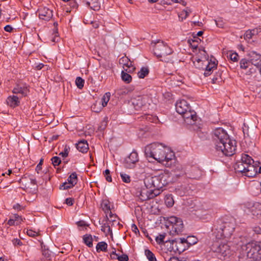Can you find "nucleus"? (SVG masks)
Segmentation results:
<instances>
[{
  "label": "nucleus",
  "instance_id": "nucleus-41",
  "mask_svg": "<svg viewBox=\"0 0 261 261\" xmlns=\"http://www.w3.org/2000/svg\"><path fill=\"white\" fill-rule=\"evenodd\" d=\"M120 176L122 181L125 183H129L130 182V176L126 174L125 173L121 172L120 173Z\"/></svg>",
  "mask_w": 261,
  "mask_h": 261
},
{
  "label": "nucleus",
  "instance_id": "nucleus-19",
  "mask_svg": "<svg viewBox=\"0 0 261 261\" xmlns=\"http://www.w3.org/2000/svg\"><path fill=\"white\" fill-rule=\"evenodd\" d=\"M119 63L128 68V69H125L126 71L128 70V72H130L135 70V67H133L132 62L127 57H123L120 58Z\"/></svg>",
  "mask_w": 261,
  "mask_h": 261
},
{
  "label": "nucleus",
  "instance_id": "nucleus-22",
  "mask_svg": "<svg viewBox=\"0 0 261 261\" xmlns=\"http://www.w3.org/2000/svg\"><path fill=\"white\" fill-rule=\"evenodd\" d=\"M76 147L77 149L82 153L86 152L89 149L87 142L86 140H84L79 141L76 144Z\"/></svg>",
  "mask_w": 261,
  "mask_h": 261
},
{
  "label": "nucleus",
  "instance_id": "nucleus-45",
  "mask_svg": "<svg viewBox=\"0 0 261 261\" xmlns=\"http://www.w3.org/2000/svg\"><path fill=\"white\" fill-rule=\"evenodd\" d=\"M108 122V118H105L104 120L101 122V124L99 127V130H103L107 125Z\"/></svg>",
  "mask_w": 261,
  "mask_h": 261
},
{
  "label": "nucleus",
  "instance_id": "nucleus-16",
  "mask_svg": "<svg viewBox=\"0 0 261 261\" xmlns=\"http://www.w3.org/2000/svg\"><path fill=\"white\" fill-rule=\"evenodd\" d=\"M175 109L176 112L178 114L182 115V114L185 113L187 110H189V109H190V107L187 101L182 99L177 101L175 105Z\"/></svg>",
  "mask_w": 261,
  "mask_h": 261
},
{
  "label": "nucleus",
  "instance_id": "nucleus-42",
  "mask_svg": "<svg viewBox=\"0 0 261 261\" xmlns=\"http://www.w3.org/2000/svg\"><path fill=\"white\" fill-rule=\"evenodd\" d=\"M51 161L52 164L55 167H56L57 166H58L61 162L60 158L57 156L53 157L51 159Z\"/></svg>",
  "mask_w": 261,
  "mask_h": 261
},
{
  "label": "nucleus",
  "instance_id": "nucleus-14",
  "mask_svg": "<svg viewBox=\"0 0 261 261\" xmlns=\"http://www.w3.org/2000/svg\"><path fill=\"white\" fill-rule=\"evenodd\" d=\"M132 105L135 109L138 110L143 108L147 102L146 96H138L132 99Z\"/></svg>",
  "mask_w": 261,
  "mask_h": 261
},
{
  "label": "nucleus",
  "instance_id": "nucleus-5",
  "mask_svg": "<svg viewBox=\"0 0 261 261\" xmlns=\"http://www.w3.org/2000/svg\"><path fill=\"white\" fill-rule=\"evenodd\" d=\"M153 44V51L154 55L160 60L165 62H169L171 60L166 57L173 53L172 49L165 42L160 40L156 42L152 41Z\"/></svg>",
  "mask_w": 261,
  "mask_h": 261
},
{
  "label": "nucleus",
  "instance_id": "nucleus-47",
  "mask_svg": "<svg viewBox=\"0 0 261 261\" xmlns=\"http://www.w3.org/2000/svg\"><path fill=\"white\" fill-rule=\"evenodd\" d=\"M101 206L105 213H106L108 211H110L111 210L110 206L109 205V203L107 202H103L101 204Z\"/></svg>",
  "mask_w": 261,
  "mask_h": 261
},
{
  "label": "nucleus",
  "instance_id": "nucleus-17",
  "mask_svg": "<svg viewBox=\"0 0 261 261\" xmlns=\"http://www.w3.org/2000/svg\"><path fill=\"white\" fill-rule=\"evenodd\" d=\"M250 58V61L251 64L257 68L261 65V55L257 53L255 51H251L248 54Z\"/></svg>",
  "mask_w": 261,
  "mask_h": 261
},
{
  "label": "nucleus",
  "instance_id": "nucleus-64",
  "mask_svg": "<svg viewBox=\"0 0 261 261\" xmlns=\"http://www.w3.org/2000/svg\"><path fill=\"white\" fill-rule=\"evenodd\" d=\"M13 29L12 27L10 25H7L4 27V30L7 32H11Z\"/></svg>",
  "mask_w": 261,
  "mask_h": 261
},
{
  "label": "nucleus",
  "instance_id": "nucleus-60",
  "mask_svg": "<svg viewBox=\"0 0 261 261\" xmlns=\"http://www.w3.org/2000/svg\"><path fill=\"white\" fill-rule=\"evenodd\" d=\"M12 242L14 245L21 246L22 245V242L18 239H14L12 240Z\"/></svg>",
  "mask_w": 261,
  "mask_h": 261
},
{
  "label": "nucleus",
  "instance_id": "nucleus-49",
  "mask_svg": "<svg viewBox=\"0 0 261 261\" xmlns=\"http://www.w3.org/2000/svg\"><path fill=\"white\" fill-rule=\"evenodd\" d=\"M254 67L255 66H254V65L251 64V66L249 67H248L249 68L248 71H247L246 72V74L250 75L253 73H255L256 71V69L257 68H254Z\"/></svg>",
  "mask_w": 261,
  "mask_h": 261
},
{
  "label": "nucleus",
  "instance_id": "nucleus-10",
  "mask_svg": "<svg viewBox=\"0 0 261 261\" xmlns=\"http://www.w3.org/2000/svg\"><path fill=\"white\" fill-rule=\"evenodd\" d=\"M139 193L138 197L142 201L153 198L159 195V192L157 190L154 191L152 189H149L146 187L145 188L141 189Z\"/></svg>",
  "mask_w": 261,
  "mask_h": 261
},
{
  "label": "nucleus",
  "instance_id": "nucleus-40",
  "mask_svg": "<svg viewBox=\"0 0 261 261\" xmlns=\"http://www.w3.org/2000/svg\"><path fill=\"white\" fill-rule=\"evenodd\" d=\"M85 81L81 77H77L75 80V84L76 86L79 89H82L84 87Z\"/></svg>",
  "mask_w": 261,
  "mask_h": 261
},
{
  "label": "nucleus",
  "instance_id": "nucleus-51",
  "mask_svg": "<svg viewBox=\"0 0 261 261\" xmlns=\"http://www.w3.org/2000/svg\"><path fill=\"white\" fill-rule=\"evenodd\" d=\"M221 81V77L220 74L214 76L212 79V82L213 84H217L218 83H219Z\"/></svg>",
  "mask_w": 261,
  "mask_h": 261
},
{
  "label": "nucleus",
  "instance_id": "nucleus-13",
  "mask_svg": "<svg viewBox=\"0 0 261 261\" xmlns=\"http://www.w3.org/2000/svg\"><path fill=\"white\" fill-rule=\"evenodd\" d=\"M182 118L184 119L185 123L187 124L193 125L194 124L197 119V116L195 112L191 111V108L187 110L185 113L182 114Z\"/></svg>",
  "mask_w": 261,
  "mask_h": 261
},
{
  "label": "nucleus",
  "instance_id": "nucleus-27",
  "mask_svg": "<svg viewBox=\"0 0 261 261\" xmlns=\"http://www.w3.org/2000/svg\"><path fill=\"white\" fill-rule=\"evenodd\" d=\"M149 72V70L147 67H142L140 70L138 71L137 75L139 78L144 79Z\"/></svg>",
  "mask_w": 261,
  "mask_h": 261
},
{
  "label": "nucleus",
  "instance_id": "nucleus-63",
  "mask_svg": "<svg viewBox=\"0 0 261 261\" xmlns=\"http://www.w3.org/2000/svg\"><path fill=\"white\" fill-rule=\"evenodd\" d=\"M65 202L68 205H72L73 204V199L71 198H67L65 200Z\"/></svg>",
  "mask_w": 261,
  "mask_h": 261
},
{
  "label": "nucleus",
  "instance_id": "nucleus-7",
  "mask_svg": "<svg viewBox=\"0 0 261 261\" xmlns=\"http://www.w3.org/2000/svg\"><path fill=\"white\" fill-rule=\"evenodd\" d=\"M248 258L256 261L261 260V242H252L246 245Z\"/></svg>",
  "mask_w": 261,
  "mask_h": 261
},
{
  "label": "nucleus",
  "instance_id": "nucleus-33",
  "mask_svg": "<svg viewBox=\"0 0 261 261\" xmlns=\"http://www.w3.org/2000/svg\"><path fill=\"white\" fill-rule=\"evenodd\" d=\"M83 240L85 244H86L89 247H91L93 246L92 238L91 234H86L83 237Z\"/></svg>",
  "mask_w": 261,
  "mask_h": 261
},
{
  "label": "nucleus",
  "instance_id": "nucleus-53",
  "mask_svg": "<svg viewBox=\"0 0 261 261\" xmlns=\"http://www.w3.org/2000/svg\"><path fill=\"white\" fill-rule=\"evenodd\" d=\"M69 148H67L66 147H65L64 151L61 152L59 153L60 155H61L63 158H66L68 156L69 151H68Z\"/></svg>",
  "mask_w": 261,
  "mask_h": 261
},
{
  "label": "nucleus",
  "instance_id": "nucleus-9",
  "mask_svg": "<svg viewBox=\"0 0 261 261\" xmlns=\"http://www.w3.org/2000/svg\"><path fill=\"white\" fill-rule=\"evenodd\" d=\"M171 251H173L179 254L183 252L188 248V245L186 244L185 238H180L172 240L171 243Z\"/></svg>",
  "mask_w": 261,
  "mask_h": 261
},
{
  "label": "nucleus",
  "instance_id": "nucleus-34",
  "mask_svg": "<svg viewBox=\"0 0 261 261\" xmlns=\"http://www.w3.org/2000/svg\"><path fill=\"white\" fill-rule=\"evenodd\" d=\"M19 182L24 187L23 188H32L29 185V176H24L22 177L20 180Z\"/></svg>",
  "mask_w": 261,
  "mask_h": 261
},
{
  "label": "nucleus",
  "instance_id": "nucleus-58",
  "mask_svg": "<svg viewBox=\"0 0 261 261\" xmlns=\"http://www.w3.org/2000/svg\"><path fill=\"white\" fill-rule=\"evenodd\" d=\"M69 6L72 8H76L78 7V4L75 0H70L69 2Z\"/></svg>",
  "mask_w": 261,
  "mask_h": 261
},
{
  "label": "nucleus",
  "instance_id": "nucleus-3",
  "mask_svg": "<svg viewBox=\"0 0 261 261\" xmlns=\"http://www.w3.org/2000/svg\"><path fill=\"white\" fill-rule=\"evenodd\" d=\"M234 169L249 177H253L257 173L261 174V166L258 169L257 164H254L252 158L246 154H242L241 161L236 163Z\"/></svg>",
  "mask_w": 261,
  "mask_h": 261
},
{
  "label": "nucleus",
  "instance_id": "nucleus-4",
  "mask_svg": "<svg viewBox=\"0 0 261 261\" xmlns=\"http://www.w3.org/2000/svg\"><path fill=\"white\" fill-rule=\"evenodd\" d=\"M171 181V179L169 174L165 172L156 176L148 175L144 179L145 187L152 189L154 191L157 190L159 195L163 191V188Z\"/></svg>",
  "mask_w": 261,
  "mask_h": 261
},
{
  "label": "nucleus",
  "instance_id": "nucleus-2",
  "mask_svg": "<svg viewBox=\"0 0 261 261\" xmlns=\"http://www.w3.org/2000/svg\"><path fill=\"white\" fill-rule=\"evenodd\" d=\"M145 154L147 158H151L159 163L169 166L174 159V154L169 148L161 143H153L145 147Z\"/></svg>",
  "mask_w": 261,
  "mask_h": 261
},
{
  "label": "nucleus",
  "instance_id": "nucleus-26",
  "mask_svg": "<svg viewBox=\"0 0 261 261\" xmlns=\"http://www.w3.org/2000/svg\"><path fill=\"white\" fill-rule=\"evenodd\" d=\"M204 66H205V67L204 68L205 71L204 75L205 76H207L211 74V71L213 70L214 69L216 68L217 64L215 62H208L207 64H205Z\"/></svg>",
  "mask_w": 261,
  "mask_h": 261
},
{
  "label": "nucleus",
  "instance_id": "nucleus-31",
  "mask_svg": "<svg viewBox=\"0 0 261 261\" xmlns=\"http://www.w3.org/2000/svg\"><path fill=\"white\" fill-rule=\"evenodd\" d=\"M207 210V206L205 204H202L200 202H197L195 204V210L196 211L205 212Z\"/></svg>",
  "mask_w": 261,
  "mask_h": 261
},
{
  "label": "nucleus",
  "instance_id": "nucleus-29",
  "mask_svg": "<svg viewBox=\"0 0 261 261\" xmlns=\"http://www.w3.org/2000/svg\"><path fill=\"white\" fill-rule=\"evenodd\" d=\"M108 245L105 242H100L96 245V249L97 252L100 251L106 252L107 250Z\"/></svg>",
  "mask_w": 261,
  "mask_h": 261
},
{
  "label": "nucleus",
  "instance_id": "nucleus-30",
  "mask_svg": "<svg viewBox=\"0 0 261 261\" xmlns=\"http://www.w3.org/2000/svg\"><path fill=\"white\" fill-rule=\"evenodd\" d=\"M185 242L186 244L188 245L189 248L197 242V239L194 236H188L187 238H185Z\"/></svg>",
  "mask_w": 261,
  "mask_h": 261
},
{
  "label": "nucleus",
  "instance_id": "nucleus-24",
  "mask_svg": "<svg viewBox=\"0 0 261 261\" xmlns=\"http://www.w3.org/2000/svg\"><path fill=\"white\" fill-rule=\"evenodd\" d=\"M193 62L196 68L199 69H204L205 66L204 65L207 64L208 62L207 60L202 61L199 58H193Z\"/></svg>",
  "mask_w": 261,
  "mask_h": 261
},
{
  "label": "nucleus",
  "instance_id": "nucleus-8",
  "mask_svg": "<svg viewBox=\"0 0 261 261\" xmlns=\"http://www.w3.org/2000/svg\"><path fill=\"white\" fill-rule=\"evenodd\" d=\"M213 249L214 252L220 253L224 257V259H227L231 255L230 246L225 242L214 244Z\"/></svg>",
  "mask_w": 261,
  "mask_h": 261
},
{
  "label": "nucleus",
  "instance_id": "nucleus-18",
  "mask_svg": "<svg viewBox=\"0 0 261 261\" xmlns=\"http://www.w3.org/2000/svg\"><path fill=\"white\" fill-rule=\"evenodd\" d=\"M251 214L256 217L259 218L261 216V203L255 202L250 208Z\"/></svg>",
  "mask_w": 261,
  "mask_h": 261
},
{
  "label": "nucleus",
  "instance_id": "nucleus-61",
  "mask_svg": "<svg viewBox=\"0 0 261 261\" xmlns=\"http://www.w3.org/2000/svg\"><path fill=\"white\" fill-rule=\"evenodd\" d=\"M43 160L42 159H41L40 161V162L37 165V166H36V171H37V172L38 173H39V171L41 169L42 167H41V166L42 165V163H43Z\"/></svg>",
  "mask_w": 261,
  "mask_h": 261
},
{
  "label": "nucleus",
  "instance_id": "nucleus-46",
  "mask_svg": "<svg viewBox=\"0 0 261 261\" xmlns=\"http://www.w3.org/2000/svg\"><path fill=\"white\" fill-rule=\"evenodd\" d=\"M72 187H73L71 186L70 185H69V184L68 182H65L60 186V189L66 190L68 189H70Z\"/></svg>",
  "mask_w": 261,
  "mask_h": 261
},
{
  "label": "nucleus",
  "instance_id": "nucleus-39",
  "mask_svg": "<svg viewBox=\"0 0 261 261\" xmlns=\"http://www.w3.org/2000/svg\"><path fill=\"white\" fill-rule=\"evenodd\" d=\"M256 31L255 30H248L244 34V38L245 39H250L252 38V36L256 34Z\"/></svg>",
  "mask_w": 261,
  "mask_h": 261
},
{
  "label": "nucleus",
  "instance_id": "nucleus-52",
  "mask_svg": "<svg viewBox=\"0 0 261 261\" xmlns=\"http://www.w3.org/2000/svg\"><path fill=\"white\" fill-rule=\"evenodd\" d=\"M27 233L29 236L31 237H35L38 235V232H37L35 231H33V230H31V229L27 230Z\"/></svg>",
  "mask_w": 261,
  "mask_h": 261
},
{
  "label": "nucleus",
  "instance_id": "nucleus-38",
  "mask_svg": "<svg viewBox=\"0 0 261 261\" xmlns=\"http://www.w3.org/2000/svg\"><path fill=\"white\" fill-rule=\"evenodd\" d=\"M165 202L168 207H172L174 204V200L171 195H167L165 197Z\"/></svg>",
  "mask_w": 261,
  "mask_h": 261
},
{
  "label": "nucleus",
  "instance_id": "nucleus-62",
  "mask_svg": "<svg viewBox=\"0 0 261 261\" xmlns=\"http://www.w3.org/2000/svg\"><path fill=\"white\" fill-rule=\"evenodd\" d=\"M119 255L116 253V251H114L110 254V257L112 259H117Z\"/></svg>",
  "mask_w": 261,
  "mask_h": 261
},
{
  "label": "nucleus",
  "instance_id": "nucleus-57",
  "mask_svg": "<svg viewBox=\"0 0 261 261\" xmlns=\"http://www.w3.org/2000/svg\"><path fill=\"white\" fill-rule=\"evenodd\" d=\"M29 185L35 186L37 185V181L35 178H33L32 176H29Z\"/></svg>",
  "mask_w": 261,
  "mask_h": 261
},
{
  "label": "nucleus",
  "instance_id": "nucleus-6",
  "mask_svg": "<svg viewBox=\"0 0 261 261\" xmlns=\"http://www.w3.org/2000/svg\"><path fill=\"white\" fill-rule=\"evenodd\" d=\"M166 223L167 228L171 235L180 234L184 231L183 221L180 218L171 216L168 218Z\"/></svg>",
  "mask_w": 261,
  "mask_h": 261
},
{
  "label": "nucleus",
  "instance_id": "nucleus-35",
  "mask_svg": "<svg viewBox=\"0 0 261 261\" xmlns=\"http://www.w3.org/2000/svg\"><path fill=\"white\" fill-rule=\"evenodd\" d=\"M240 67L242 69H247L251 65V62L245 58L242 59L240 62Z\"/></svg>",
  "mask_w": 261,
  "mask_h": 261
},
{
  "label": "nucleus",
  "instance_id": "nucleus-48",
  "mask_svg": "<svg viewBox=\"0 0 261 261\" xmlns=\"http://www.w3.org/2000/svg\"><path fill=\"white\" fill-rule=\"evenodd\" d=\"M15 219H16V220L11 219H9L7 223L10 226L15 225V222L16 220H17L19 219H20L21 220H22L21 218L20 217H19L18 215H15Z\"/></svg>",
  "mask_w": 261,
  "mask_h": 261
},
{
  "label": "nucleus",
  "instance_id": "nucleus-36",
  "mask_svg": "<svg viewBox=\"0 0 261 261\" xmlns=\"http://www.w3.org/2000/svg\"><path fill=\"white\" fill-rule=\"evenodd\" d=\"M145 254L149 261H157L154 254L150 250L146 249Z\"/></svg>",
  "mask_w": 261,
  "mask_h": 261
},
{
  "label": "nucleus",
  "instance_id": "nucleus-1",
  "mask_svg": "<svg viewBox=\"0 0 261 261\" xmlns=\"http://www.w3.org/2000/svg\"><path fill=\"white\" fill-rule=\"evenodd\" d=\"M213 139L217 151L225 156H231L234 153L237 147L236 141L231 139L223 128H216L214 131Z\"/></svg>",
  "mask_w": 261,
  "mask_h": 261
},
{
  "label": "nucleus",
  "instance_id": "nucleus-25",
  "mask_svg": "<svg viewBox=\"0 0 261 261\" xmlns=\"http://www.w3.org/2000/svg\"><path fill=\"white\" fill-rule=\"evenodd\" d=\"M173 176L176 179L185 175L186 172L181 166H177L173 170Z\"/></svg>",
  "mask_w": 261,
  "mask_h": 261
},
{
  "label": "nucleus",
  "instance_id": "nucleus-43",
  "mask_svg": "<svg viewBox=\"0 0 261 261\" xmlns=\"http://www.w3.org/2000/svg\"><path fill=\"white\" fill-rule=\"evenodd\" d=\"M104 176L106 178V179L108 182H111L112 180L111 176L110 175V171L109 169H106L103 173Z\"/></svg>",
  "mask_w": 261,
  "mask_h": 261
},
{
  "label": "nucleus",
  "instance_id": "nucleus-12",
  "mask_svg": "<svg viewBox=\"0 0 261 261\" xmlns=\"http://www.w3.org/2000/svg\"><path fill=\"white\" fill-rule=\"evenodd\" d=\"M139 161L138 153L133 151L129 156L125 159L124 162V167L128 169H132L135 167L136 163Z\"/></svg>",
  "mask_w": 261,
  "mask_h": 261
},
{
  "label": "nucleus",
  "instance_id": "nucleus-28",
  "mask_svg": "<svg viewBox=\"0 0 261 261\" xmlns=\"http://www.w3.org/2000/svg\"><path fill=\"white\" fill-rule=\"evenodd\" d=\"M68 182L71 186L73 187L76 184L77 181V174L75 172L72 173L67 179Z\"/></svg>",
  "mask_w": 261,
  "mask_h": 261
},
{
  "label": "nucleus",
  "instance_id": "nucleus-59",
  "mask_svg": "<svg viewBox=\"0 0 261 261\" xmlns=\"http://www.w3.org/2000/svg\"><path fill=\"white\" fill-rule=\"evenodd\" d=\"M191 12V11L190 9L187 8L186 10H184L180 15H179V17H181V15H182V14H185V16L184 17V18L185 19Z\"/></svg>",
  "mask_w": 261,
  "mask_h": 261
},
{
  "label": "nucleus",
  "instance_id": "nucleus-20",
  "mask_svg": "<svg viewBox=\"0 0 261 261\" xmlns=\"http://www.w3.org/2000/svg\"><path fill=\"white\" fill-rule=\"evenodd\" d=\"M7 105L11 108H15L20 104L18 97L15 95H11L8 97L6 100Z\"/></svg>",
  "mask_w": 261,
  "mask_h": 261
},
{
  "label": "nucleus",
  "instance_id": "nucleus-56",
  "mask_svg": "<svg viewBox=\"0 0 261 261\" xmlns=\"http://www.w3.org/2000/svg\"><path fill=\"white\" fill-rule=\"evenodd\" d=\"M215 22L216 24L219 28H223V27L224 22L221 18H220L218 20H215Z\"/></svg>",
  "mask_w": 261,
  "mask_h": 261
},
{
  "label": "nucleus",
  "instance_id": "nucleus-44",
  "mask_svg": "<svg viewBox=\"0 0 261 261\" xmlns=\"http://www.w3.org/2000/svg\"><path fill=\"white\" fill-rule=\"evenodd\" d=\"M165 237V234H160L155 238L156 242L159 244H161L164 242V239Z\"/></svg>",
  "mask_w": 261,
  "mask_h": 261
},
{
  "label": "nucleus",
  "instance_id": "nucleus-11",
  "mask_svg": "<svg viewBox=\"0 0 261 261\" xmlns=\"http://www.w3.org/2000/svg\"><path fill=\"white\" fill-rule=\"evenodd\" d=\"M234 224L231 222H226L223 226L220 228L219 232L221 238H229L234 230Z\"/></svg>",
  "mask_w": 261,
  "mask_h": 261
},
{
  "label": "nucleus",
  "instance_id": "nucleus-21",
  "mask_svg": "<svg viewBox=\"0 0 261 261\" xmlns=\"http://www.w3.org/2000/svg\"><path fill=\"white\" fill-rule=\"evenodd\" d=\"M29 92L28 88L25 86H21L19 85H17L13 89L12 92L14 94H20L22 96H25L27 95Z\"/></svg>",
  "mask_w": 261,
  "mask_h": 261
},
{
  "label": "nucleus",
  "instance_id": "nucleus-37",
  "mask_svg": "<svg viewBox=\"0 0 261 261\" xmlns=\"http://www.w3.org/2000/svg\"><path fill=\"white\" fill-rule=\"evenodd\" d=\"M121 78L122 81L127 84L130 83L132 80L131 75L123 71L121 72Z\"/></svg>",
  "mask_w": 261,
  "mask_h": 261
},
{
  "label": "nucleus",
  "instance_id": "nucleus-32",
  "mask_svg": "<svg viewBox=\"0 0 261 261\" xmlns=\"http://www.w3.org/2000/svg\"><path fill=\"white\" fill-rule=\"evenodd\" d=\"M111 94L110 92L106 93L102 96L99 105L101 103L102 107H105L107 105L108 101L110 100Z\"/></svg>",
  "mask_w": 261,
  "mask_h": 261
},
{
  "label": "nucleus",
  "instance_id": "nucleus-55",
  "mask_svg": "<svg viewBox=\"0 0 261 261\" xmlns=\"http://www.w3.org/2000/svg\"><path fill=\"white\" fill-rule=\"evenodd\" d=\"M175 192L177 194L180 196H182L186 194V191H183L180 188H178L175 189Z\"/></svg>",
  "mask_w": 261,
  "mask_h": 261
},
{
  "label": "nucleus",
  "instance_id": "nucleus-54",
  "mask_svg": "<svg viewBox=\"0 0 261 261\" xmlns=\"http://www.w3.org/2000/svg\"><path fill=\"white\" fill-rule=\"evenodd\" d=\"M117 259L119 261H128V257L126 254L119 255Z\"/></svg>",
  "mask_w": 261,
  "mask_h": 261
},
{
  "label": "nucleus",
  "instance_id": "nucleus-23",
  "mask_svg": "<svg viewBox=\"0 0 261 261\" xmlns=\"http://www.w3.org/2000/svg\"><path fill=\"white\" fill-rule=\"evenodd\" d=\"M86 4L94 11H97L100 8V3L98 0H86Z\"/></svg>",
  "mask_w": 261,
  "mask_h": 261
},
{
  "label": "nucleus",
  "instance_id": "nucleus-15",
  "mask_svg": "<svg viewBox=\"0 0 261 261\" xmlns=\"http://www.w3.org/2000/svg\"><path fill=\"white\" fill-rule=\"evenodd\" d=\"M38 12L39 17L45 21L49 20L53 16V11L46 7L40 8Z\"/></svg>",
  "mask_w": 261,
  "mask_h": 261
},
{
  "label": "nucleus",
  "instance_id": "nucleus-50",
  "mask_svg": "<svg viewBox=\"0 0 261 261\" xmlns=\"http://www.w3.org/2000/svg\"><path fill=\"white\" fill-rule=\"evenodd\" d=\"M238 55L236 53H231L229 55V58L230 60L233 62H237L238 61Z\"/></svg>",
  "mask_w": 261,
  "mask_h": 261
}]
</instances>
